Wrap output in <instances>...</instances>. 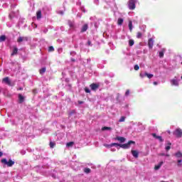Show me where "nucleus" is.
Listing matches in <instances>:
<instances>
[{"mask_svg": "<svg viewBox=\"0 0 182 182\" xmlns=\"http://www.w3.org/2000/svg\"><path fill=\"white\" fill-rule=\"evenodd\" d=\"M1 163L3 164H5L6 166H8V167H12L15 164L14 161H13L11 159H9L8 161V160H6V159H1Z\"/></svg>", "mask_w": 182, "mask_h": 182, "instance_id": "nucleus-1", "label": "nucleus"}, {"mask_svg": "<svg viewBox=\"0 0 182 182\" xmlns=\"http://www.w3.org/2000/svg\"><path fill=\"white\" fill-rule=\"evenodd\" d=\"M130 144H134V141H129L127 144H119V149H120V147H122V149H129V147H130Z\"/></svg>", "mask_w": 182, "mask_h": 182, "instance_id": "nucleus-2", "label": "nucleus"}, {"mask_svg": "<svg viewBox=\"0 0 182 182\" xmlns=\"http://www.w3.org/2000/svg\"><path fill=\"white\" fill-rule=\"evenodd\" d=\"M128 5L129 9H134L136 8V0H129Z\"/></svg>", "mask_w": 182, "mask_h": 182, "instance_id": "nucleus-3", "label": "nucleus"}, {"mask_svg": "<svg viewBox=\"0 0 182 182\" xmlns=\"http://www.w3.org/2000/svg\"><path fill=\"white\" fill-rule=\"evenodd\" d=\"M174 134L176 137H182V130L181 129H177L175 130Z\"/></svg>", "mask_w": 182, "mask_h": 182, "instance_id": "nucleus-4", "label": "nucleus"}, {"mask_svg": "<svg viewBox=\"0 0 182 182\" xmlns=\"http://www.w3.org/2000/svg\"><path fill=\"white\" fill-rule=\"evenodd\" d=\"M105 147L115 146L117 149V150H119V146H120V144H117V143H113V144H105Z\"/></svg>", "mask_w": 182, "mask_h": 182, "instance_id": "nucleus-5", "label": "nucleus"}, {"mask_svg": "<svg viewBox=\"0 0 182 182\" xmlns=\"http://www.w3.org/2000/svg\"><path fill=\"white\" fill-rule=\"evenodd\" d=\"M171 83L173 86H178V80L176 77L171 80Z\"/></svg>", "mask_w": 182, "mask_h": 182, "instance_id": "nucleus-6", "label": "nucleus"}, {"mask_svg": "<svg viewBox=\"0 0 182 182\" xmlns=\"http://www.w3.org/2000/svg\"><path fill=\"white\" fill-rule=\"evenodd\" d=\"M3 82L6 83V85H9V86H11V80H9L8 77L3 79Z\"/></svg>", "mask_w": 182, "mask_h": 182, "instance_id": "nucleus-7", "label": "nucleus"}, {"mask_svg": "<svg viewBox=\"0 0 182 182\" xmlns=\"http://www.w3.org/2000/svg\"><path fill=\"white\" fill-rule=\"evenodd\" d=\"M23 41H28V38L27 37H18V38L17 39V42L18 43H21V42H23Z\"/></svg>", "mask_w": 182, "mask_h": 182, "instance_id": "nucleus-8", "label": "nucleus"}, {"mask_svg": "<svg viewBox=\"0 0 182 182\" xmlns=\"http://www.w3.org/2000/svg\"><path fill=\"white\" fill-rule=\"evenodd\" d=\"M154 43V41H153V38H150L148 42L149 48L151 49L153 48V45Z\"/></svg>", "mask_w": 182, "mask_h": 182, "instance_id": "nucleus-9", "label": "nucleus"}, {"mask_svg": "<svg viewBox=\"0 0 182 182\" xmlns=\"http://www.w3.org/2000/svg\"><path fill=\"white\" fill-rule=\"evenodd\" d=\"M132 154L134 157H135V159H137V157H139V151H137L132 150Z\"/></svg>", "mask_w": 182, "mask_h": 182, "instance_id": "nucleus-10", "label": "nucleus"}, {"mask_svg": "<svg viewBox=\"0 0 182 182\" xmlns=\"http://www.w3.org/2000/svg\"><path fill=\"white\" fill-rule=\"evenodd\" d=\"M99 87V85L97 84H92L90 85V88L92 90H96Z\"/></svg>", "mask_w": 182, "mask_h": 182, "instance_id": "nucleus-11", "label": "nucleus"}, {"mask_svg": "<svg viewBox=\"0 0 182 182\" xmlns=\"http://www.w3.org/2000/svg\"><path fill=\"white\" fill-rule=\"evenodd\" d=\"M152 136H153V137H154L155 139H158L159 141H163V138H161V136H157L156 134H152Z\"/></svg>", "mask_w": 182, "mask_h": 182, "instance_id": "nucleus-12", "label": "nucleus"}, {"mask_svg": "<svg viewBox=\"0 0 182 182\" xmlns=\"http://www.w3.org/2000/svg\"><path fill=\"white\" fill-rule=\"evenodd\" d=\"M68 25L71 29H75V23L73 21H68Z\"/></svg>", "mask_w": 182, "mask_h": 182, "instance_id": "nucleus-13", "label": "nucleus"}, {"mask_svg": "<svg viewBox=\"0 0 182 182\" xmlns=\"http://www.w3.org/2000/svg\"><path fill=\"white\" fill-rule=\"evenodd\" d=\"M16 53H18V48L14 47L13 52L11 53V56L16 55Z\"/></svg>", "mask_w": 182, "mask_h": 182, "instance_id": "nucleus-14", "label": "nucleus"}, {"mask_svg": "<svg viewBox=\"0 0 182 182\" xmlns=\"http://www.w3.org/2000/svg\"><path fill=\"white\" fill-rule=\"evenodd\" d=\"M164 164L163 161H161L158 165L155 166V170H159Z\"/></svg>", "mask_w": 182, "mask_h": 182, "instance_id": "nucleus-15", "label": "nucleus"}, {"mask_svg": "<svg viewBox=\"0 0 182 182\" xmlns=\"http://www.w3.org/2000/svg\"><path fill=\"white\" fill-rule=\"evenodd\" d=\"M37 15V19H41V18H42V11H38L36 13Z\"/></svg>", "mask_w": 182, "mask_h": 182, "instance_id": "nucleus-16", "label": "nucleus"}, {"mask_svg": "<svg viewBox=\"0 0 182 182\" xmlns=\"http://www.w3.org/2000/svg\"><path fill=\"white\" fill-rule=\"evenodd\" d=\"M87 31V24H85L81 29V32H86Z\"/></svg>", "mask_w": 182, "mask_h": 182, "instance_id": "nucleus-17", "label": "nucleus"}, {"mask_svg": "<svg viewBox=\"0 0 182 182\" xmlns=\"http://www.w3.org/2000/svg\"><path fill=\"white\" fill-rule=\"evenodd\" d=\"M117 139L120 141V143H124V141H126V139H124V137H117Z\"/></svg>", "mask_w": 182, "mask_h": 182, "instance_id": "nucleus-18", "label": "nucleus"}, {"mask_svg": "<svg viewBox=\"0 0 182 182\" xmlns=\"http://www.w3.org/2000/svg\"><path fill=\"white\" fill-rule=\"evenodd\" d=\"M23 96H22V95L19 94L18 95V100H19V103H23Z\"/></svg>", "mask_w": 182, "mask_h": 182, "instance_id": "nucleus-19", "label": "nucleus"}, {"mask_svg": "<svg viewBox=\"0 0 182 182\" xmlns=\"http://www.w3.org/2000/svg\"><path fill=\"white\" fill-rule=\"evenodd\" d=\"M129 28L130 32H132V31H133V23H132V21H129Z\"/></svg>", "mask_w": 182, "mask_h": 182, "instance_id": "nucleus-20", "label": "nucleus"}, {"mask_svg": "<svg viewBox=\"0 0 182 182\" xmlns=\"http://www.w3.org/2000/svg\"><path fill=\"white\" fill-rule=\"evenodd\" d=\"M176 157L181 158L182 154L180 151H178L176 154H175Z\"/></svg>", "mask_w": 182, "mask_h": 182, "instance_id": "nucleus-21", "label": "nucleus"}, {"mask_svg": "<svg viewBox=\"0 0 182 182\" xmlns=\"http://www.w3.org/2000/svg\"><path fill=\"white\" fill-rule=\"evenodd\" d=\"M117 23L118 25H123V18H118Z\"/></svg>", "mask_w": 182, "mask_h": 182, "instance_id": "nucleus-22", "label": "nucleus"}, {"mask_svg": "<svg viewBox=\"0 0 182 182\" xmlns=\"http://www.w3.org/2000/svg\"><path fill=\"white\" fill-rule=\"evenodd\" d=\"M6 39V37L5 36H0V42H4Z\"/></svg>", "mask_w": 182, "mask_h": 182, "instance_id": "nucleus-23", "label": "nucleus"}, {"mask_svg": "<svg viewBox=\"0 0 182 182\" xmlns=\"http://www.w3.org/2000/svg\"><path fill=\"white\" fill-rule=\"evenodd\" d=\"M133 45H134V40H129V46H133Z\"/></svg>", "mask_w": 182, "mask_h": 182, "instance_id": "nucleus-24", "label": "nucleus"}, {"mask_svg": "<svg viewBox=\"0 0 182 182\" xmlns=\"http://www.w3.org/2000/svg\"><path fill=\"white\" fill-rule=\"evenodd\" d=\"M46 72V68H43L40 70L41 75H43V73Z\"/></svg>", "mask_w": 182, "mask_h": 182, "instance_id": "nucleus-25", "label": "nucleus"}, {"mask_svg": "<svg viewBox=\"0 0 182 182\" xmlns=\"http://www.w3.org/2000/svg\"><path fill=\"white\" fill-rule=\"evenodd\" d=\"M74 143L73 141L68 142L66 144L67 147H72V146H73Z\"/></svg>", "mask_w": 182, "mask_h": 182, "instance_id": "nucleus-26", "label": "nucleus"}, {"mask_svg": "<svg viewBox=\"0 0 182 182\" xmlns=\"http://www.w3.org/2000/svg\"><path fill=\"white\" fill-rule=\"evenodd\" d=\"M145 75L147 76V77H149V79H151V77H153V74L145 73Z\"/></svg>", "mask_w": 182, "mask_h": 182, "instance_id": "nucleus-27", "label": "nucleus"}, {"mask_svg": "<svg viewBox=\"0 0 182 182\" xmlns=\"http://www.w3.org/2000/svg\"><path fill=\"white\" fill-rule=\"evenodd\" d=\"M102 130L105 131V130H112L111 127H102Z\"/></svg>", "mask_w": 182, "mask_h": 182, "instance_id": "nucleus-28", "label": "nucleus"}, {"mask_svg": "<svg viewBox=\"0 0 182 182\" xmlns=\"http://www.w3.org/2000/svg\"><path fill=\"white\" fill-rule=\"evenodd\" d=\"M53 50H55V48H53V46H50L48 48V52H53Z\"/></svg>", "mask_w": 182, "mask_h": 182, "instance_id": "nucleus-29", "label": "nucleus"}, {"mask_svg": "<svg viewBox=\"0 0 182 182\" xmlns=\"http://www.w3.org/2000/svg\"><path fill=\"white\" fill-rule=\"evenodd\" d=\"M50 147L51 149H53V148L55 147V142L50 141Z\"/></svg>", "mask_w": 182, "mask_h": 182, "instance_id": "nucleus-30", "label": "nucleus"}, {"mask_svg": "<svg viewBox=\"0 0 182 182\" xmlns=\"http://www.w3.org/2000/svg\"><path fill=\"white\" fill-rule=\"evenodd\" d=\"M85 173H90V168H86L84 169Z\"/></svg>", "mask_w": 182, "mask_h": 182, "instance_id": "nucleus-31", "label": "nucleus"}, {"mask_svg": "<svg viewBox=\"0 0 182 182\" xmlns=\"http://www.w3.org/2000/svg\"><path fill=\"white\" fill-rule=\"evenodd\" d=\"M125 119H126V117H122L119 119V122H124Z\"/></svg>", "mask_w": 182, "mask_h": 182, "instance_id": "nucleus-32", "label": "nucleus"}, {"mask_svg": "<svg viewBox=\"0 0 182 182\" xmlns=\"http://www.w3.org/2000/svg\"><path fill=\"white\" fill-rule=\"evenodd\" d=\"M163 56H164V53L163 51H160L159 52V57L163 58Z\"/></svg>", "mask_w": 182, "mask_h": 182, "instance_id": "nucleus-33", "label": "nucleus"}, {"mask_svg": "<svg viewBox=\"0 0 182 182\" xmlns=\"http://www.w3.org/2000/svg\"><path fill=\"white\" fill-rule=\"evenodd\" d=\"M140 77H146V73H141L139 75Z\"/></svg>", "mask_w": 182, "mask_h": 182, "instance_id": "nucleus-34", "label": "nucleus"}, {"mask_svg": "<svg viewBox=\"0 0 182 182\" xmlns=\"http://www.w3.org/2000/svg\"><path fill=\"white\" fill-rule=\"evenodd\" d=\"M85 91L86 93H90V90L87 87L85 88Z\"/></svg>", "mask_w": 182, "mask_h": 182, "instance_id": "nucleus-35", "label": "nucleus"}, {"mask_svg": "<svg viewBox=\"0 0 182 182\" xmlns=\"http://www.w3.org/2000/svg\"><path fill=\"white\" fill-rule=\"evenodd\" d=\"M134 70H139V65H134Z\"/></svg>", "mask_w": 182, "mask_h": 182, "instance_id": "nucleus-36", "label": "nucleus"}, {"mask_svg": "<svg viewBox=\"0 0 182 182\" xmlns=\"http://www.w3.org/2000/svg\"><path fill=\"white\" fill-rule=\"evenodd\" d=\"M136 37H137L138 38H141V33H138Z\"/></svg>", "mask_w": 182, "mask_h": 182, "instance_id": "nucleus-37", "label": "nucleus"}, {"mask_svg": "<svg viewBox=\"0 0 182 182\" xmlns=\"http://www.w3.org/2000/svg\"><path fill=\"white\" fill-rule=\"evenodd\" d=\"M129 93H130V91L127 90L126 92H125V96H129Z\"/></svg>", "mask_w": 182, "mask_h": 182, "instance_id": "nucleus-38", "label": "nucleus"}, {"mask_svg": "<svg viewBox=\"0 0 182 182\" xmlns=\"http://www.w3.org/2000/svg\"><path fill=\"white\" fill-rule=\"evenodd\" d=\"M170 149H171L170 146H166V151H168V150H170Z\"/></svg>", "mask_w": 182, "mask_h": 182, "instance_id": "nucleus-39", "label": "nucleus"}, {"mask_svg": "<svg viewBox=\"0 0 182 182\" xmlns=\"http://www.w3.org/2000/svg\"><path fill=\"white\" fill-rule=\"evenodd\" d=\"M111 151H116V149H114V148H111Z\"/></svg>", "mask_w": 182, "mask_h": 182, "instance_id": "nucleus-40", "label": "nucleus"}, {"mask_svg": "<svg viewBox=\"0 0 182 182\" xmlns=\"http://www.w3.org/2000/svg\"><path fill=\"white\" fill-rule=\"evenodd\" d=\"M87 45H88V46H90V45H92V43L90 41H88Z\"/></svg>", "mask_w": 182, "mask_h": 182, "instance_id": "nucleus-41", "label": "nucleus"}, {"mask_svg": "<svg viewBox=\"0 0 182 182\" xmlns=\"http://www.w3.org/2000/svg\"><path fill=\"white\" fill-rule=\"evenodd\" d=\"M70 55H76V53H75L74 51L70 53Z\"/></svg>", "mask_w": 182, "mask_h": 182, "instance_id": "nucleus-42", "label": "nucleus"}, {"mask_svg": "<svg viewBox=\"0 0 182 182\" xmlns=\"http://www.w3.org/2000/svg\"><path fill=\"white\" fill-rule=\"evenodd\" d=\"M181 159H180V160H178V163L180 164V163H181Z\"/></svg>", "mask_w": 182, "mask_h": 182, "instance_id": "nucleus-43", "label": "nucleus"}, {"mask_svg": "<svg viewBox=\"0 0 182 182\" xmlns=\"http://www.w3.org/2000/svg\"><path fill=\"white\" fill-rule=\"evenodd\" d=\"M2 152L1 151H0V157H2Z\"/></svg>", "mask_w": 182, "mask_h": 182, "instance_id": "nucleus-44", "label": "nucleus"}, {"mask_svg": "<svg viewBox=\"0 0 182 182\" xmlns=\"http://www.w3.org/2000/svg\"><path fill=\"white\" fill-rule=\"evenodd\" d=\"M154 85H157V82H154Z\"/></svg>", "mask_w": 182, "mask_h": 182, "instance_id": "nucleus-45", "label": "nucleus"}, {"mask_svg": "<svg viewBox=\"0 0 182 182\" xmlns=\"http://www.w3.org/2000/svg\"><path fill=\"white\" fill-rule=\"evenodd\" d=\"M23 89L22 88H19L18 90H22Z\"/></svg>", "mask_w": 182, "mask_h": 182, "instance_id": "nucleus-46", "label": "nucleus"}, {"mask_svg": "<svg viewBox=\"0 0 182 182\" xmlns=\"http://www.w3.org/2000/svg\"><path fill=\"white\" fill-rule=\"evenodd\" d=\"M61 15H63V12H60Z\"/></svg>", "mask_w": 182, "mask_h": 182, "instance_id": "nucleus-47", "label": "nucleus"}, {"mask_svg": "<svg viewBox=\"0 0 182 182\" xmlns=\"http://www.w3.org/2000/svg\"><path fill=\"white\" fill-rule=\"evenodd\" d=\"M11 8H14V5H11Z\"/></svg>", "mask_w": 182, "mask_h": 182, "instance_id": "nucleus-48", "label": "nucleus"}, {"mask_svg": "<svg viewBox=\"0 0 182 182\" xmlns=\"http://www.w3.org/2000/svg\"><path fill=\"white\" fill-rule=\"evenodd\" d=\"M80 104H82V102H80Z\"/></svg>", "mask_w": 182, "mask_h": 182, "instance_id": "nucleus-49", "label": "nucleus"}]
</instances>
